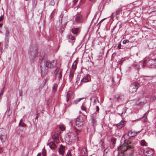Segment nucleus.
<instances>
[{
    "label": "nucleus",
    "mask_w": 156,
    "mask_h": 156,
    "mask_svg": "<svg viewBox=\"0 0 156 156\" xmlns=\"http://www.w3.org/2000/svg\"><path fill=\"white\" fill-rule=\"evenodd\" d=\"M134 148L133 146L131 144L130 141L128 140L126 143V140L124 139L123 140V143L120 144L118 147V150H121L122 154H124L125 151H130L131 152L130 154L131 155L134 152Z\"/></svg>",
    "instance_id": "nucleus-1"
},
{
    "label": "nucleus",
    "mask_w": 156,
    "mask_h": 156,
    "mask_svg": "<svg viewBox=\"0 0 156 156\" xmlns=\"http://www.w3.org/2000/svg\"><path fill=\"white\" fill-rule=\"evenodd\" d=\"M140 87V84L137 82H134L131 84L129 88V91L132 93L136 92Z\"/></svg>",
    "instance_id": "nucleus-2"
},
{
    "label": "nucleus",
    "mask_w": 156,
    "mask_h": 156,
    "mask_svg": "<svg viewBox=\"0 0 156 156\" xmlns=\"http://www.w3.org/2000/svg\"><path fill=\"white\" fill-rule=\"evenodd\" d=\"M76 124L78 127H81L84 124V119L81 116L78 117L76 120Z\"/></svg>",
    "instance_id": "nucleus-3"
},
{
    "label": "nucleus",
    "mask_w": 156,
    "mask_h": 156,
    "mask_svg": "<svg viewBox=\"0 0 156 156\" xmlns=\"http://www.w3.org/2000/svg\"><path fill=\"white\" fill-rule=\"evenodd\" d=\"M7 136L6 130L4 129H0V139L2 142L6 140Z\"/></svg>",
    "instance_id": "nucleus-4"
},
{
    "label": "nucleus",
    "mask_w": 156,
    "mask_h": 156,
    "mask_svg": "<svg viewBox=\"0 0 156 156\" xmlns=\"http://www.w3.org/2000/svg\"><path fill=\"white\" fill-rule=\"evenodd\" d=\"M57 62L55 60H54L51 62L48 61L46 62L44 64V66L47 68H51L56 66Z\"/></svg>",
    "instance_id": "nucleus-5"
},
{
    "label": "nucleus",
    "mask_w": 156,
    "mask_h": 156,
    "mask_svg": "<svg viewBox=\"0 0 156 156\" xmlns=\"http://www.w3.org/2000/svg\"><path fill=\"white\" fill-rule=\"evenodd\" d=\"M74 131L76 133V136L74 137V135L72 133H70L69 135V138L71 140H75L76 139H77L78 141L79 140V138L78 137V132H80V131L78 130L76 128H74Z\"/></svg>",
    "instance_id": "nucleus-6"
},
{
    "label": "nucleus",
    "mask_w": 156,
    "mask_h": 156,
    "mask_svg": "<svg viewBox=\"0 0 156 156\" xmlns=\"http://www.w3.org/2000/svg\"><path fill=\"white\" fill-rule=\"evenodd\" d=\"M83 18L82 15L79 13H78L76 15L75 18V21L77 23H81L83 21Z\"/></svg>",
    "instance_id": "nucleus-7"
},
{
    "label": "nucleus",
    "mask_w": 156,
    "mask_h": 156,
    "mask_svg": "<svg viewBox=\"0 0 156 156\" xmlns=\"http://www.w3.org/2000/svg\"><path fill=\"white\" fill-rule=\"evenodd\" d=\"M127 109V108L125 107H119L117 110L122 116L126 112Z\"/></svg>",
    "instance_id": "nucleus-8"
},
{
    "label": "nucleus",
    "mask_w": 156,
    "mask_h": 156,
    "mask_svg": "<svg viewBox=\"0 0 156 156\" xmlns=\"http://www.w3.org/2000/svg\"><path fill=\"white\" fill-rule=\"evenodd\" d=\"M140 130L137 132H135L133 131L132 130L128 133L127 135L129 137H134L138 134L140 132Z\"/></svg>",
    "instance_id": "nucleus-9"
},
{
    "label": "nucleus",
    "mask_w": 156,
    "mask_h": 156,
    "mask_svg": "<svg viewBox=\"0 0 156 156\" xmlns=\"http://www.w3.org/2000/svg\"><path fill=\"white\" fill-rule=\"evenodd\" d=\"M145 155L147 156H153L154 154L153 150L150 148L146 149Z\"/></svg>",
    "instance_id": "nucleus-10"
},
{
    "label": "nucleus",
    "mask_w": 156,
    "mask_h": 156,
    "mask_svg": "<svg viewBox=\"0 0 156 156\" xmlns=\"http://www.w3.org/2000/svg\"><path fill=\"white\" fill-rule=\"evenodd\" d=\"M48 72V69L45 67L41 68V74L42 76H44L47 74Z\"/></svg>",
    "instance_id": "nucleus-11"
},
{
    "label": "nucleus",
    "mask_w": 156,
    "mask_h": 156,
    "mask_svg": "<svg viewBox=\"0 0 156 156\" xmlns=\"http://www.w3.org/2000/svg\"><path fill=\"white\" fill-rule=\"evenodd\" d=\"M65 150V147L62 144H61L60 147L58 149V152L60 154L63 156L64 155Z\"/></svg>",
    "instance_id": "nucleus-12"
},
{
    "label": "nucleus",
    "mask_w": 156,
    "mask_h": 156,
    "mask_svg": "<svg viewBox=\"0 0 156 156\" xmlns=\"http://www.w3.org/2000/svg\"><path fill=\"white\" fill-rule=\"evenodd\" d=\"M47 145H48L50 148L53 150H55L56 147V144L53 141L48 143Z\"/></svg>",
    "instance_id": "nucleus-13"
},
{
    "label": "nucleus",
    "mask_w": 156,
    "mask_h": 156,
    "mask_svg": "<svg viewBox=\"0 0 156 156\" xmlns=\"http://www.w3.org/2000/svg\"><path fill=\"white\" fill-rule=\"evenodd\" d=\"M90 80V76L89 75H87L84 77L81 80V82L83 83L88 82Z\"/></svg>",
    "instance_id": "nucleus-14"
},
{
    "label": "nucleus",
    "mask_w": 156,
    "mask_h": 156,
    "mask_svg": "<svg viewBox=\"0 0 156 156\" xmlns=\"http://www.w3.org/2000/svg\"><path fill=\"white\" fill-rule=\"evenodd\" d=\"M122 10L121 9H118L116 10L115 13H112V17L113 19L115 16H116L118 15L121 12Z\"/></svg>",
    "instance_id": "nucleus-15"
},
{
    "label": "nucleus",
    "mask_w": 156,
    "mask_h": 156,
    "mask_svg": "<svg viewBox=\"0 0 156 156\" xmlns=\"http://www.w3.org/2000/svg\"><path fill=\"white\" fill-rule=\"evenodd\" d=\"M91 119L93 126H94L97 124V120L94 115L92 114L91 116Z\"/></svg>",
    "instance_id": "nucleus-16"
},
{
    "label": "nucleus",
    "mask_w": 156,
    "mask_h": 156,
    "mask_svg": "<svg viewBox=\"0 0 156 156\" xmlns=\"http://www.w3.org/2000/svg\"><path fill=\"white\" fill-rule=\"evenodd\" d=\"M79 30V28H73L72 29L71 32L73 34L77 35Z\"/></svg>",
    "instance_id": "nucleus-17"
},
{
    "label": "nucleus",
    "mask_w": 156,
    "mask_h": 156,
    "mask_svg": "<svg viewBox=\"0 0 156 156\" xmlns=\"http://www.w3.org/2000/svg\"><path fill=\"white\" fill-rule=\"evenodd\" d=\"M124 122L121 121L119 123L116 124L117 127L118 129H120L124 126Z\"/></svg>",
    "instance_id": "nucleus-18"
},
{
    "label": "nucleus",
    "mask_w": 156,
    "mask_h": 156,
    "mask_svg": "<svg viewBox=\"0 0 156 156\" xmlns=\"http://www.w3.org/2000/svg\"><path fill=\"white\" fill-rule=\"evenodd\" d=\"M74 70L73 69L71 70L69 75V79L70 81H71L73 78Z\"/></svg>",
    "instance_id": "nucleus-19"
},
{
    "label": "nucleus",
    "mask_w": 156,
    "mask_h": 156,
    "mask_svg": "<svg viewBox=\"0 0 156 156\" xmlns=\"http://www.w3.org/2000/svg\"><path fill=\"white\" fill-rule=\"evenodd\" d=\"M81 153L82 156H87V153L86 149L85 148L82 149L81 151Z\"/></svg>",
    "instance_id": "nucleus-20"
},
{
    "label": "nucleus",
    "mask_w": 156,
    "mask_h": 156,
    "mask_svg": "<svg viewBox=\"0 0 156 156\" xmlns=\"http://www.w3.org/2000/svg\"><path fill=\"white\" fill-rule=\"evenodd\" d=\"M52 138L53 140L57 143H58L59 142L58 138L57 136L54 135L52 136Z\"/></svg>",
    "instance_id": "nucleus-21"
},
{
    "label": "nucleus",
    "mask_w": 156,
    "mask_h": 156,
    "mask_svg": "<svg viewBox=\"0 0 156 156\" xmlns=\"http://www.w3.org/2000/svg\"><path fill=\"white\" fill-rule=\"evenodd\" d=\"M23 120L22 119H21L20 120V122L19 123V126L21 127H25L26 126V124L25 123L23 122Z\"/></svg>",
    "instance_id": "nucleus-22"
},
{
    "label": "nucleus",
    "mask_w": 156,
    "mask_h": 156,
    "mask_svg": "<svg viewBox=\"0 0 156 156\" xmlns=\"http://www.w3.org/2000/svg\"><path fill=\"white\" fill-rule=\"evenodd\" d=\"M72 92L71 91H68L67 94V98L66 99V101L68 102L69 100V98L72 95Z\"/></svg>",
    "instance_id": "nucleus-23"
},
{
    "label": "nucleus",
    "mask_w": 156,
    "mask_h": 156,
    "mask_svg": "<svg viewBox=\"0 0 156 156\" xmlns=\"http://www.w3.org/2000/svg\"><path fill=\"white\" fill-rule=\"evenodd\" d=\"M77 62L76 61V60H75L74 62H73L72 66V68L74 70H75L76 68V65L77 64Z\"/></svg>",
    "instance_id": "nucleus-24"
},
{
    "label": "nucleus",
    "mask_w": 156,
    "mask_h": 156,
    "mask_svg": "<svg viewBox=\"0 0 156 156\" xmlns=\"http://www.w3.org/2000/svg\"><path fill=\"white\" fill-rule=\"evenodd\" d=\"M140 144L142 146H147V143L143 140L141 141Z\"/></svg>",
    "instance_id": "nucleus-25"
},
{
    "label": "nucleus",
    "mask_w": 156,
    "mask_h": 156,
    "mask_svg": "<svg viewBox=\"0 0 156 156\" xmlns=\"http://www.w3.org/2000/svg\"><path fill=\"white\" fill-rule=\"evenodd\" d=\"M58 87V85L57 84L54 83L52 87L53 91L54 92H55L57 90V88Z\"/></svg>",
    "instance_id": "nucleus-26"
},
{
    "label": "nucleus",
    "mask_w": 156,
    "mask_h": 156,
    "mask_svg": "<svg viewBox=\"0 0 156 156\" xmlns=\"http://www.w3.org/2000/svg\"><path fill=\"white\" fill-rule=\"evenodd\" d=\"M60 71L61 70L58 67H57L54 72V74L56 77Z\"/></svg>",
    "instance_id": "nucleus-27"
},
{
    "label": "nucleus",
    "mask_w": 156,
    "mask_h": 156,
    "mask_svg": "<svg viewBox=\"0 0 156 156\" xmlns=\"http://www.w3.org/2000/svg\"><path fill=\"white\" fill-rule=\"evenodd\" d=\"M9 41V38H6L5 40V46L7 47L8 46Z\"/></svg>",
    "instance_id": "nucleus-28"
},
{
    "label": "nucleus",
    "mask_w": 156,
    "mask_h": 156,
    "mask_svg": "<svg viewBox=\"0 0 156 156\" xmlns=\"http://www.w3.org/2000/svg\"><path fill=\"white\" fill-rule=\"evenodd\" d=\"M58 80L61 79L62 76V71H60L58 73V75L57 76Z\"/></svg>",
    "instance_id": "nucleus-29"
},
{
    "label": "nucleus",
    "mask_w": 156,
    "mask_h": 156,
    "mask_svg": "<svg viewBox=\"0 0 156 156\" xmlns=\"http://www.w3.org/2000/svg\"><path fill=\"white\" fill-rule=\"evenodd\" d=\"M125 60V59L123 58H122L120 61H118V63L120 65H121L123 62Z\"/></svg>",
    "instance_id": "nucleus-30"
},
{
    "label": "nucleus",
    "mask_w": 156,
    "mask_h": 156,
    "mask_svg": "<svg viewBox=\"0 0 156 156\" xmlns=\"http://www.w3.org/2000/svg\"><path fill=\"white\" fill-rule=\"evenodd\" d=\"M84 98H78V99L75 100L74 101V102L75 104H77V103L79 101H80L81 100L84 99Z\"/></svg>",
    "instance_id": "nucleus-31"
},
{
    "label": "nucleus",
    "mask_w": 156,
    "mask_h": 156,
    "mask_svg": "<svg viewBox=\"0 0 156 156\" xmlns=\"http://www.w3.org/2000/svg\"><path fill=\"white\" fill-rule=\"evenodd\" d=\"M59 128L62 131H64L65 129V126L63 125H61L59 126Z\"/></svg>",
    "instance_id": "nucleus-32"
},
{
    "label": "nucleus",
    "mask_w": 156,
    "mask_h": 156,
    "mask_svg": "<svg viewBox=\"0 0 156 156\" xmlns=\"http://www.w3.org/2000/svg\"><path fill=\"white\" fill-rule=\"evenodd\" d=\"M81 109L83 111H86V108L85 107L82 105L81 107Z\"/></svg>",
    "instance_id": "nucleus-33"
},
{
    "label": "nucleus",
    "mask_w": 156,
    "mask_h": 156,
    "mask_svg": "<svg viewBox=\"0 0 156 156\" xmlns=\"http://www.w3.org/2000/svg\"><path fill=\"white\" fill-rule=\"evenodd\" d=\"M50 5H51L53 6L55 5V2L54 0H51L50 2Z\"/></svg>",
    "instance_id": "nucleus-34"
},
{
    "label": "nucleus",
    "mask_w": 156,
    "mask_h": 156,
    "mask_svg": "<svg viewBox=\"0 0 156 156\" xmlns=\"http://www.w3.org/2000/svg\"><path fill=\"white\" fill-rule=\"evenodd\" d=\"M46 151L45 150L44 147V148L43 150L42 151V154L43 156H45L46 153Z\"/></svg>",
    "instance_id": "nucleus-35"
},
{
    "label": "nucleus",
    "mask_w": 156,
    "mask_h": 156,
    "mask_svg": "<svg viewBox=\"0 0 156 156\" xmlns=\"http://www.w3.org/2000/svg\"><path fill=\"white\" fill-rule=\"evenodd\" d=\"M54 11H53L51 13L50 17V19H51L54 16L55 14L53 13Z\"/></svg>",
    "instance_id": "nucleus-36"
},
{
    "label": "nucleus",
    "mask_w": 156,
    "mask_h": 156,
    "mask_svg": "<svg viewBox=\"0 0 156 156\" xmlns=\"http://www.w3.org/2000/svg\"><path fill=\"white\" fill-rule=\"evenodd\" d=\"M5 35L6 37V38H9V32L8 30H7L6 31Z\"/></svg>",
    "instance_id": "nucleus-37"
},
{
    "label": "nucleus",
    "mask_w": 156,
    "mask_h": 156,
    "mask_svg": "<svg viewBox=\"0 0 156 156\" xmlns=\"http://www.w3.org/2000/svg\"><path fill=\"white\" fill-rule=\"evenodd\" d=\"M129 42V41L127 40H125L123 41L122 43L123 44H125Z\"/></svg>",
    "instance_id": "nucleus-38"
},
{
    "label": "nucleus",
    "mask_w": 156,
    "mask_h": 156,
    "mask_svg": "<svg viewBox=\"0 0 156 156\" xmlns=\"http://www.w3.org/2000/svg\"><path fill=\"white\" fill-rule=\"evenodd\" d=\"M60 133L59 131H57V132H55L54 135L56 136H57L58 137V136L59 135Z\"/></svg>",
    "instance_id": "nucleus-39"
},
{
    "label": "nucleus",
    "mask_w": 156,
    "mask_h": 156,
    "mask_svg": "<svg viewBox=\"0 0 156 156\" xmlns=\"http://www.w3.org/2000/svg\"><path fill=\"white\" fill-rule=\"evenodd\" d=\"M3 90H4V89H2L1 90V92H0V100L1 99V98H2V97H1V96L3 94Z\"/></svg>",
    "instance_id": "nucleus-40"
},
{
    "label": "nucleus",
    "mask_w": 156,
    "mask_h": 156,
    "mask_svg": "<svg viewBox=\"0 0 156 156\" xmlns=\"http://www.w3.org/2000/svg\"><path fill=\"white\" fill-rule=\"evenodd\" d=\"M123 98V96L122 95L121 96H119V97H117L116 98L117 100L118 101H119V99H122Z\"/></svg>",
    "instance_id": "nucleus-41"
},
{
    "label": "nucleus",
    "mask_w": 156,
    "mask_h": 156,
    "mask_svg": "<svg viewBox=\"0 0 156 156\" xmlns=\"http://www.w3.org/2000/svg\"><path fill=\"white\" fill-rule=\"evenodd\" d=\"M156 99V97L154 95H152L151 96V100H155Z\"/></svg>",
    "instance_id": "nucleus-42"
},
{
    "label": "nucleus",
    "mask_w": 156,
    "mask_h": 156,
    "mask_svg": "<svg viewBox=\"0 0 156 156\" xmlns=\"http://www.w3.org/2000/svg\"><path fill=\"white\" fill-rule=\"evenodd\" d=\"M3 19H4L3 16L1 15L0 16V22H1V21H2L3 20Z\"/></svg>",
    "instance_id": "nucleus-43"
},
{
    "label": "nucleus",
    "mask_w": 156,
    "mask_h": 156,
    "mask_svg": "<svg viewBox=\"0 0 156 156\" xmlns=\"http://www.w3.org/2000/svg\"><path fill=\"white\" fill-rule=\"evenodd\" d=\"M121 45L120 44H118V46H117V48L119 49H121Z\"/></svg>",
    "instance_id": "nucleus-44"
},
{
    "label": "nucleus",
    "mask_w": 156,
    "mask_h": 156,
    "mask_svg": "<svg viewBox=\"0 0 156 156\" xmlns=\"http://www.w3.org/2000/svg\"><path fill=\"white\" fill-rule=\"evenodd\" d=\"M69 125L70 126H72L73 125V121L72 120H70L69 122Z\"/></svg>",
    "instance_id": "nucleus-45"
},
{
    "label": "nucleus",
    "mask_w": 156,
    "mask_h": 156,
    "mask_svg": "<svg viewBox=\"0 0 156 156\" xmlns=\"http://www.w3.org/2000/svg\"><path fill=\"white\" fill-rule=\"evenodd\" d=\"M75 37L73 36H72L71 37V40L72 41L75 40Z\"/></svg>",
    "instance_id": "nucleus-46"
},
{
    "label": "nucleus",
    "mask_w": 156,
    "mask_h": 156,
    "mask_svg": "<svg viewBox=\"0 0 156 156\" xmlns=\"http://www.w3.org/2000/svg\"><path fill=\"white\" fill-rule=\"evenodd\" d=\"M66 156H72L70 152H68Z\"/></svg>",
    "instance_id": "nucleus-47"
},
{
    "label": "nucleus",
    "mask_w": 156,
    "mask_h": 156,
    "mask_svg": "<svg viewBox=\"0 0 156 156\" xmlns=\"http://www.w3.org/2000/svg\"><path fill=\"white\" fill-rule=\"evenodd\" d=\"M106 151V149L104 150V155H105V154H107V151Z\"/></svg>",
    "instance_id": "nucleus-48"
},
{
    "label": "nucleus",
    "mask_w": 156,
    "mask_h": 156,
    "mask_svg": "<svg viewBox=\"0 0 156 156\" xmlns=\"http://www.w3.org/2000/svg\"><path fill=\"white\" fill-rule=\"evenodd\" d=\"M96 109V112H98L99 111V108L98 106H97Z\"/></svg>",
    "instance_id": "nucleus-49"
},
{
    "label": "nucleus",
    "mask_w": 156,
    "mask_h": 156,
    "mask_svg": "<svg viewBox=\"0 0 156 156\" xmlns=\"http://www.w3.org/2000/svg\"><path fill=\"white\" fill-rule=\"evenodd\" d=\"M145 62H146L145 60H144L143 61V65H142V67H145Z\"/></svg>",
    "instance_id": "nucleus-50"
},
{
    "label": "nucleus",
    "mask_w": 156,
    "mask_h": 156,
    "mask_svg": "<svg viewBox=\"0 0 156 156\" xmlns=\"http://www.w3.org/2000/svg\"><path fill=\"white\" fill-rule=\"evenodd\" d=\"M148 114V113H146L144 114V115L143 116L144 118H146V117L147 116V115Z\"/></svg>",
    "instance_id": "nucleus-51"
},
{
    "label": "nucleus",
    "mask_w": 156,
    "mask_h": 156,
    "mask_svg": "<svg viewBox=\"0 0 156 156\" xmlns=\"http://www.w3.org/2000/svg\"><path fill=\"white\" fill-rule=\"evenodd\" d=\"M86 0H81L80 2V4L83 3Z\"/></svg>",
    "instance_id": "nucleus-52"
},
{
    "label": "nucleus",
    "mask_w": 156,
    "mask_h": 156,
    "mask_svg": "<svg viewBox=\"0 0 156 156\" xmlns=\"http://www.w3.org/2000/svg\"><path fill=\"white\" fill-rule=\"evenodd\" d=\"M105 19H106V18H104V19H102V20H101V21L99 22V23H98V25H100V24H101V22L102 21H103L104 20H105Z\"/></svg>",
    "instance_id": "nucleus-53"
},
{
    "label": "nucleus",
    "mask_w": 156,
    "mask_h": 156,
    "mask_svg": "<svg viewBox=\"0 0 156 156\" xmlns=\"http://www.w3.org/2000/svg\"><path fill=\"white\" fill-rule=\"evenodd\" d=\"M3 151V150L2 148L0 147V153H1Z\"/></svg>",
    "instance_id": "nucleus-54"
},
{
    "label": "nucleus",
    "mask_w": 156,
    "mask_h": 156,
    "mask_svg": "<svg viewBox=\"0 0 156 156\" xmlns=\"http://www.w3.org/2000/svg\"><path fill=\"white\" fill-rule=\"evenodd\" d=\"M78 1V0H73V3L74 4H76L77 2Z\"/></svg>",
    "instance_id": "nucleus-55"
},
{
    "label": "nucleus",
    "mask_w": 156,
    "mask_h": 156,
    "mask_svg": "<svg viewBox=\"0 0 156 156\" xmlns=\"http://www.w3.org/2000/svg\"><path fill=\"white\" fill-rule=\"evenodd\" d=\"M68 39H69L70 38V36L69 35H67L66 37Z\"/></svg>",
    "instance_id": "nucleus-56"
},
{
    "label": "nucleus",
    "mask_w": 156,
    "mask_h": 156,
    "mask_svg": "<svg viewBox=\"0 0 156 156\" xmlns=\"http://www.w3.org/2000/svg\"><path fill=\"white\" fill-rule=\"evenodd\" d=\"M116 52H114V53L112 55V57H113V58H114V55L115 54H116Z\"/></svg>",
    "instance_id": "nucleus-57"
},
{
    "label": "nucleus",
    "mask_w": 156,
    "mask_h": 156,
    "mask_svg": "<svg viewBox=\"0 0 156 156\" xmlns=\"http://www.w3.org/2000/svg\"><path fill=\"white\" fill-rule=\"evenodd\" d=\"M41 153H39L38 154L37 156H41Z\"/></svg>",
    "instance_id": "nucleus-58"
},
{
    "label": "nucleus",
    "mask_w": 156,
    "mask_h": 156,
    "mask_svg": "<svg viewBox=\"0 0 156 156\" xmlns=\"http://www.w3.org/2000/svg\"><path fill=\"white\" fill-rule=\"evenodd\" d=\"M143 104V103H142V102H140L139 104H137L138 105H142Z\"/></svg>",
    "instance_id": "nucleus-59"
},
{
    "label": "nucleus",
    "mask_w": 156,
    "mask_h": 156,
    "mask_svg": "<svg viewBox=\"0 0 156 156\" xmlns=\"http://www.w3.org/2000/svg\"><path fill=\"white\" fill-rule=\"evenodd\" d=\"M44 84H45L46 82V79H44Z\"/></svg>",
    "instance_id": "nucleus-60"
},
{
    "label": "nucleus",
    "mask_w": 156,
    "mask_h": 156,
    "mask_svg": "<svg viewBox=\"0 0 156 156\" xmlns=\"http://www.w3.org/2000/svg\"><path fill=\"white\" fill-rule=\"evenodd\" d=\"M36 114L37 115H39V113L37 111L36 113Z\"/></svg>",
    "instance_id": "nucleus-61"
},
{
    "label": "nucleus",
    "mask_w": 156,
    "mask_h": 156,
    "mask_svg": "<svg viewBox=\"0 0 156 156\" xmlns=\"http://www.w3.org/2000/svg\"><path fill=\"white\" fill-rule=\"evenodd\" d=\"M116 27V26H115V27H114V28H113V29H112V32L114 30V29H115V28Z\"/></svg>",
    "instance_id": "nucleus-62"
},
{
    "label": "nucleus",
    "mask_w": 156,
    "mask_h": 156,
    "mask_svg": "<svg viewBox=\"0 0 156 156\" xmlns=\"http://www.w3.org/2000/svg\"><path fill=\"white\" fill-rule=\"evenodd\" d=\"M138 153H139V154H142L143 153L142 151H141V152H138Z\"/></svg>",
    "instance_id": "nucleus-63"
},
{
    "label": "nucleus",
    "mask_w": 156,
    "mask_h": 156,
    "mask_svg": "<svg viewBox=\"0 0 156 156\" xmlns=\"http://www.w3.org/2000/svg\"><path fill=\"white\" fill-rule=\"evenodd\" d=\"M118 156H125L123 154H122V155H121L119 153L118 154Z\"/></svg>",
    "instance_id": "nucleus-64"
}]
</instances>
